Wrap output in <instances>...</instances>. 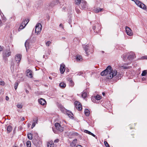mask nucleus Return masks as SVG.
I'll list each match as a JSON object with an SVG mask.
<instances>
[{
  "label": "nucleus",
  "mask_w": 147,
  "mask_h": 147,
  "mask_svg": "<svg viewBox=\"0 0 147 147\" xmlns=\"http://www.w3.org/2000/svg\"><path fill=\"white\" fill-rule=\"evenodd\" d=\"M102 76H106V78L111 79L114 76H115L117 79H119L121 77L122 74L121 72H117V70H113L111 66L109 65L107 68L101 73Z\"/></svg>",
  "instance_id": "nucleus-1"
},
{
  "label": "nucleus",
  "mask_w": 147,
  "mask_h": 147,
  "mask_svg": "<svg viewBox=\"0 0 147 147\" xmlns=\"http://www.w3.org/2000/svg\"><path fill=\"white\" fill-rule=\"evenodd\" d=\"M135 55L134 53L131 52L127 54H124L122 56L123 59L125 61L127 60L131 61L135 57Z\"/></svg>",
  "instance_id": "nucleus-2"
},
{
  "label": "nucleus",
  "mask_w": 147,
  "mask_h": 147,
  "mask_svg": "<svg viewBox=\"0 0 147 147\" xmlns=\"http://www.w3.org/2000/svg\"><path fill=\"white\" fill-rule=\"evenodd\" d=\"M55 127L56 130L53 127L52 129L53 131L55 134H57L58 131L60 132L63 131V127L61 126L60 124L59 123H56L55 124Z\"/></svg>",
  "instance_id": "nucleus-3"
},
{
  "label": "nucleus",
  "mask_w": 147,
  "mask_h": 147,
  "mask_svg": "<svg viewBox=\"0 0 147 147\" xmlns=\"http://www.w3.org/2000/svg\"><path fill=\"white\" fill-rule=\"evenodd\" d=\"M22 57V55L21 54H18L16 55L15 57V61L17 62L16 65L17 66H19Z\"/></svg>",
  "instance_id": "nucleus-4"
},
{
  "label": "nucleus",
  "mask_w": 147,
  "mask_h": 147,
  "mask_svg": "<svg viewBox=\"0 0 147 147\" xmlns=\"http://www.w3.org/2000/svg\"><path fill=\"white\" fill-rule=\"evenodd\" d=\"M11 52L10 51L9 49H7L4 50L3 52V57L4 59L6 60V57H8L11 55Z\"/></svg>",
  "instance_id": "nucleus-5"
},
{
  "label": "nucleus",
  "mask_w": 147,
  "mask_h": 147,
  "mask_svg": "<svg viewBox=\"0 0 147 147\" xmlns=\"http://www.w3.org/2000/svg\"><path fill=\"white\" fill-rule=\"evenodd\" d=\"M42 29V25L40 23L37 24L36 26L35 32L38 34H39Z\"/></svg>",
  "instance_id": "nucleus-6"
},
{
  "label": "nucleus",
  "mask_w": 147,
  "mask_h": 147,
  "mask_svg": "<svg viewBox=\"0 0 147 147\" xmlns=\"http://www.w3.org/2000/svg\"><path fill=\"white\" fill-rule=\"evenodd\" d=\"M75 107L79 111L81 110L82 109V105L78 101H76L74 102Z\"/></svg>",
  "instance_id": "nucleus-7"
},
{
  "label": "nucleus",
  "mask_w": 147,
  "mask_h": 147,
  "mask_svg": "<svg viewBox=\"0 0 147 147\" xmlns=\"http://www.w3.org/2000/svg\"><path fill=\"white\" fill-rule=\"evenodd\" d=\"M65 110L66 113V114L68 115L70 118H73V115L72 112L69 111H66L67 110H65L64 108H62V109H61V111H63L64 112H65L64 111Z\"/></svg>",
  "instance_id": "nucleus-8"
},
{
  "label": "nucleus",
  "mask_w": 147,
  "mask_h": 147,
  "mask_svg": "<svg viewBox=\"0 0 147 147\" xmlns=\"http://www.w3.org/2000/svg\"><path fill=\"white\" fill-rule=\"evenodd\" d=\"M126 32L127 34L129 36H131L133 34V33L131 29L127 26L125 27Z\"/></svg>",
  "instance_id": "nucleus-9"
},
{
  "label": "nucleus",
  "mask_w": 147,
  "mask_h": 147,
  "mask_svg": "<svg viewBox=\"0 0 147 147\" xmlns=\"http://www.w3.org/2000/svg\"><path fill=\"white\" fill-rule=\"evenodd\" d=\"M80 6H81V8L82 9H87L86 2L84 0L83 1Z\"/></svg>",
  "instance_id": "nucleus-10"
},
{
  "label": "nucleus",
  "mask_w": 147,
  "mask_h": 147,
  "mask_svg": "<svg viewBox=\"0 0 147 147\" xmlns=\"http://www.w3.org/2000/svg\"><path fill=\"white\" fill-rule=\"evenodd\" d=\"M60 70L61 74L64 73L65 70V65L63 63L61 64Z\"/></svg>",
  "instance_id": "nucleus-11"
},
{
  "label": "nucleus",
  "mask_w": 147,
  "mask_h": 147,
  "mask_svg": "<svg viewBox=\"0 0 147 147\" xmlns=\"http://www.w3.org/2000/svg\"><path fill=\"white\" fill-rule=\"evenodd\" d=\"M54 6V3L53 1L51 3H47L45 6L48 9H49L50 8Z\"/></svg>",
  "instance_id": "nucleus-12"
},
{
  "label": "nucleus",
  "mask_w": 147,
  "mask_h": 147,
  "mask_svg": "<svg viewBox=\"0 0 147 147\" xmlns=\"http://www.w3.org/2000/svg\"><path fill=\"white\" fill-rule=\"evenodd\" d=\"M26 73L27 74L26 76H27L30 78L32 77L33 76L32 74V71L30 70L29 69H27L26 71Z\"/></svg>",
  "instance_id": "nucleus-13"
},
{
  "label": "nucleus",
  "mask_w": 147,
  "mask_h": 147,
  "mask_svg": "<svg viewBox=\"0 0 147 147\" xmlns=\"http://www.w3.org/2000/svg\"><path fill=\"white\" fill-rule=\"evenodd\" d=\"M76 60L78 62H81L82 60V57L80 55H77L76 56Z\"/></svg>",
  "instance_id": "nucleus-14"
},
{
  "label": "nucleus",
  "mask_w": 147,
  "mask_h": 147,
  "mask_svg": "<svg viewBox=\"0 0 147 147\" xmlns=\"http://www.w3.org/2000/svg\"><path fill=\"white\" fill-rule=\"evenodd\" d=\"M38 102L40 104L42 105H44L46 103L45 100L42 98L38 100Z\"/></svg>",
  "instance_id": "nucleus-15"
},
{
  "label": "nucleus",
  "mask_w": 147,
  "mask_h": 147,
  "mask_svg": "<svg viewBox=\"0 0 147 147\" xmlns=\"http://www.w3.org/2000/svg\"><path fill=\"white\" fill-rule=\"evenodd\" d=\"M89 48V46L88 45H86L85 46V47H84V50L85 51L86 53V55H88L89 54L88 50Z\"/></svg>",
  "instance_id": "nucleus-16"
},
{
  "label": "nucleus",
  "mask_w": 147,
  "mask_h": 147,
  "mask_svg": "<svg viewBox=\"0 0 147 147\" xmlns=\"http://www.w3.org/2000/svg\"><path fill=\"white\" fill-rule=\"evenodd\" d=\"M77 141L76 139H74L70 144V147H75L76 145V142Z\"/></svg>",
  "instance_id": "nucleus-17"
},
{
  "label": "nucleus",
  "mask_w": 147,
  "mask_h": 147,
  "mask_svg": "<svg viewBox=\"0 0 147 147\" xmlns=\"http://www.w3.org/2000/svg\"><path fill=\"white\" fill-rule=\"evenodd\" d=\"M29 22V20H28L25 19L23 21L21 24L24 26H25Z\"/></svg>",
  "instance_id": "nucleus-18"
},
{
  "label": "nucleus",
  "mask_w": 147,
  "mask_h": 147,
  "mask_svg": "<svg viewBox=\"0 0 147 147\" xmlns=\"http://www.w3.org/2000/svg\"><path fill=\"white\" fill-rule=\"evenodd\" d=\"M84 1V0H75L76 4L78 6L79 5H80L82 2Z\"/></svg>",
  "instance_id": "nucleus-19"
},
{
  "label": "nucleus",
  "mask_w": 147,
  "mask_h": 147,
  "mask_svg": "<svg viewBox=\"0 0 147 147\" xmlns=\"http://www.w3.org/2000/svg\"><path fill=\"white\" fill-rule=\"evenodd\" d=\"M59 86L61 88H63L65 87L66 84L64 82H61L59 84Z\"/></svg>",
  "instance_id": "nucleus-20"
},
{
  "label": "nucleus",
  "mask_w": 147,
  "mask_h": 147,
  "mask_svg": "<svg viewBox=\"0 0 147 147\" xmlns=\"http://www.w3.org/2000/svg\"><path fill=\"white\" fill-rule=\"evenodd\" d=\"M85 114L86 116H88L89 115L90 113L88 109H85L84 111Z\"/></svg>",
  "instance_id": "nucleus-21"
},
{
  "label": "nucleus",
  "mask_w": 147,
  "mask_h": 147,
  "mask_svg": "<svg viewBox=\"0 0 147 147\" xmlns=\"http://www.w3.org/2000/svg\"><path fill=\"white\" fill-rule=\"evenodd\" d=\"M54 144L53 142H50L47 144L48 147H54Z\"/></svg>",
  "instance_id": "nucleus-22"
},
{
  "label": "nucleus",
  "mask_w": 147,
  "mask_h": 147,
  "mask_svg": "<svg viewBox=\"0 0 147 147\" xmlns=\"http://www.w3.org/2000/svg\"><path fill=\"white\" fill-rule=\"evenodd\" d=\"M7 131L8 133H9L12 130V127L10 125H9L7 128Z\"/></svg>",
  "instance_id": "nucleus-23"
},
{
  "label": "nucleus",
  "mask_w": 147,
  "mask_h": 147,
  "mask_svg": "<svg viewBox=\"0 0 147 147\" xmlns=\"http://www.w3.org/2000/svg\"><path fill=\"white\" fill-rule=\"evenodd\" d=\"M98 26V24H96V25L92 27L93 30H94V32H97L98 31H99V30H97V29H96V27Z\"/></svg>",
  "instance_id": "nucleus-24"
},
{
  "label": "nucleus",
  "mask_w": 147,
  "mask_h": 147,
  "mask_svg": "<svg viewBox=\"0 0 147 147\" xmlns=\"http://www.w3.org/2000/svg\"><path fill=\"white\" fill-rule=\"evenodd\" d=\"M25 26L21 24L19 28L18 29V31H20L21 30L24 29Z\"/></svg>",
  "instance_id": "nucleus-25"
},
{
  "label": "nucleus",
  "mask_w": 147,
  "mask_h": 147,
  "mask_svg": "<svg viewBox=\"0 0 147 147\" xmlns=\"http://www.w3.org/2000/svg\"><path fill=\"white\" fill-rule=\"evenodd\" d=\"M87 96V93L84 92H83L82 94V97L85 98Z\"/></svg>",
  "instance_id": "nucleus-26"
},
{
  "label": "nucleus",
  "mask_w": 147,
  "mask_h": 147,
  "mask_svg": "<svg viewBox=\"0 0 147 147\" xmlns=\"http://www.w3.org/2000/svg\"><path fill=\"white\" fill-rule=\"evenodd\" d=\"M94 98L97 100H100L101 98V96L97 94L96 96L94 97Z\"/></svg>",
  "instance_id": "nucleus-27"
},
{
  "label": "nucleus",
  "mask_w": 147,
  "mask_h": 147,
  "mask_svg": "<svg viewBox=\"0 0 147 147\" xmlns=\"http://www.w3.org/2000/svg\"><path fill=\"white\" fill-rule=\"evenodd\" d=\"M103 10V9L98 8L96 9L95 11L96 13H98L100 11H102Z\"/></svg>",
  "instance_id": "nucleus-28"
},
{
  "label": "nucleus",
  "mask_w": 147,
  "mask_h": 147,
  "mask_svg": "<svg viewBox=\"0 0 147 147\" xmlns=\"http://www.w3.org/2000/svg\"><path fill=\"white\" fill-rule=\"evenodd\" d=\"M78 6H76L75 7V10L78 13H80V10L78 8Z\"/></svg>",
  "instance_id": "nucleus-29"
},
{
  "label": "nucleus",
  "mask_w": 147,
  "mask_h": 147,
  "mask_svg": "<svg viewBox=\"0 0 147 147\" xmlns=\"http://www.w3.org/2000/svg\"><path fill=\"white\" fill-rule=\"evenodd\" d=\"M32 134L30 133L28 134V137L30 140H32Z\"/></svg>",
  "instance_id": "nucleus-30"
},
{
  "label": "nucleus",
  "mask_w": 147,
  "mask_h": 147,
  "mask_svg": "<svg viewBox=\"0 0 147 147\" xmlns=\"http://www.w3.org/2000/svg\"><path fill=\"white\" fill-rule=\"evenodd\" d=\"M31 142L30 141H28L26 142L27 147H31Z\"/></svg>",
  "instance_id": "nucleus-31"
},
{
  "label": "nucleus",
  "mask_w": 147,
  "mask_h": 147,
  "mask_svg": "<svg viewBox=\"0 0 147 147\" xmlns=\"http://www.w3.org/2000/svg\"><path fill=\"white\" fill-rule=\"evenodd\" d=\"M121 67L125 69H128L130 68V66H127L125 65H123Z\"/></svg>",
  "instance_id": "nucleus-32"
},
{
  "label": "nucleus",
  "mask_w": 147,
  "mask_h": 147,
  "mask_svg": "<svg viewBox=\"0 0 147 147\" xmlns=\"http://www.w3.org/2000/svg\"><path fill=\"white\" fill-rule=\"evenodd\" d=\"M69 84L71 87H73L74 85V83L73 81L70 80L69 81Z\"/></svg>",
  "instance_id": "nucleus-33"
},
{
  "label": "nucleus",
  "mask_w": 147,
  "mask_h": 147,
  "mask_svg": "<svg viewBox=\"0 0 147 147\" xmlns=\"http://www.w3.org/2000/svg\"><path fill=\"white\" fill-rule=\"evenodd\" d=\"M28 44H29V43L28 42H27V41H26V42H25V47H26V50H27V49L28 47Z\"/></svg>",
  "instance_id": "nucleus-34"
},
{
  "label": "nucleus",
  "mask_w": 147,
  "mask_h": 147,
  "mask_svg": "<svg viewBox=\"0 0 147 147\" xmlns=\"http://www.w3.org/2000/svg\"><path fill=\"white\" fill-rule=\"evenodd\" d=\"M70 134L71 136H77L78 135V134L77 132H72Z\"/></svg>",
  "instance_id": "nucleus-35"
},
{
  "label": "nucleus",
  "mask_w": 147,
  "mask_h": 147,
  "mask_svg": "<svg viewBox=\"0 0 147 147\" xmlns=\"http://www.w3.org/2000/svg\"><path fill=\"white\" fill-rule=\"evenodd\" d=\"M18 85V82H16L15 83L14 88L16 90L17 89Z\"/></svg>",
  "instance_id": "nucleus-36"
},
{
  "label": "nucleus",
  "mask_w": 147,
  "mask_h": 147,
  "mask_svg": "<svg viewBox=\"0 0 147 147\" xmlns=\"http://www.w3.org/2000/svg\"><path fill=\"white\" fill-rule=\"evenodd\" d=\"M146 74H147L146 71V70H144V71H143L141 75L142 76H144L146 75Z\"/></svg>",
  "instance_id": "nucleus-37"
},
{
  "label": "nucleus",
  "mask_w": 147,
  "mask_h": 147,
  "mask_svg": "<svg viewBox=\"0 0 147 147\" xmlns=\"http://www.w3.org/2000/svg\"><path fill=\"white\" fill-rule=\"evenodd\" d=\"M53 2L54 3V5L58 4L59 3V0H55L53 1Z\"/></svg>",
  "instance_id": "nucleus-38"
},
{
  "label": "nucleus",
  "mask_w": 147,
  "mask_h": 147,
  "mask_svg": "<svg viewBox=\"0 0 147 147\" xmlns=\"http://www.w3.org/2000/svg\"><path fill=\"white\" fill-rule=\"evenodd\" d=\"M104 144H105V146L106 147H110L109 144H108V143H107V142L105 141H104Z\"/></svg>",
  "instance_id": "nucleus-39"
},
{
  "label": "nucleus",
  "mask_w": 147,
  "mask_h": 147,
  "mask_svg": "<svg viewBox=\"0 0 147 147\" xmlns=\"http://www.w3.org/2000/svg\"><path fill=\"white\" fill-rule=\"evenodd\" d=\"M84 132L85 133L88 134L90 135L91 134V132L87 130H85L84 131Z\"/></svg>",
  "instance_id": "nucleus-40"
},
{
  "label": "nucleus",
  "mask_w": 147,
  "mask_h": 147,
  "mask_svg": "<svg viewBox=\"0 0 147 147\" xmlns=\"http://www.w3.org/2000/svg\"><path fill=\"white\" fill-rule=\"evenodd\" d=\"M17 107L18 108H20V109H21L22 107V105L21 104H18L17 105Z\"/></svg>",
  "instance_id": "nucleus-41"
},
{
  "label": "nucleus",
  "mask_w": 147,
  "mask_h": 147,
  "mask_svg": "<svg viewBox=\"0 0 147 147\" xmlns=\"http://www.w3.org/2000/svg\"><path fill=\"white\" fill-rule=\"evenodd\" d=\"M51 44V42L50 41H48L46 43V45L47 46H49Z\"/></svg>",
  "instance_id": "nucleus-42"
},
{
  "label": "nucleus",
  "mask_w": 147,
  "mask_h": 147,
  "mask_svg": "<svg viewBox=\"0 0 147 147\" xmlns=\"http://www.w3.org/2000/svg\"><path fill=\"white\" fill-rule=\"evenodd\" d=\"M33 121L34 122H35V123H37V118H35L34 119Z\"/></svg>",
  "instance_id": "nucleus-43"
},
{
  "label": "nucleus",
  "mask_w": 147,
  "mask_h": 147,
  "mask_svg": "<svg viewBox=\"0 0 147 147\" xmlns=\"http://www.w3.org/2000/svg\"><path fill=\"white\" fill-rule=\"evenodd\" d=\"M4 84V82L3 81L0 82V85L1 86H3Z\"/></svg>",
  "instance_id": "nucleus-44"
},
{
  "label": "nucleus",
  "mask_w": 147,
  "mask_h": 147,
  "mask_svg": "<svg viewBox=\"0 0 147 147\" xmlns=\"http://www.w3.org/2000/svg\"><path fill=\"white\" fill-rule=\"evenodd\" d=\"M35 125V122H34L32 123V128L34 127Z\"/></svg>",
  "instance_id": "nucleus-45"
},
{
  "label": "nucleus",
  "mask_w": 147,
  "mask_h": 147,
  "mask_svg": "<svg viewBox=\"0 0 147 147\" xmlns=\"http://www.w3.org/2000/svg\"><path fill=\"white\" fill-rule=\"evenodd\" d=\"M59 141V140L58 139H56L54 141V142L55 143H56L58 142Z\"/></svg>",
  "instance_id": "nucleus-46"
},
{
  "label": "nucleus",
  "mask_w": 147,
  "mask_h": 147,
  "mask_svg": "<svg viewBox=\"0 0 147 147\" xmlns=\"http://www.w3.org/2000/svg\"><path fill=\"white\" fill-rule=\"evenodd\" d=\"M50 52H51V51L50 49H48V50L47 54L48 55L50 54Z\"/></svg>",
  "instance_id": "nucleus-47"
},
{
  "label": "nucleus",
  "mask_w": 147,
  "mask_h": 147,
  "mask_svg": "<svg viewBox=\"0 0 147 147\" xmlns=\"http://www.w3.org/2000/svg\"><path fill=\"white\" fill-rule=\"evenodd\" d=\"M90 135H91L92 136H93L95 137H96V136L95 135H94V134L92 133H91V134H90Z\"/></svg>",
  "instance_id": "nucleus-48"
},
{
  "label": "nucleus",
  "mask_w": 147,
  "mask_h": 147,
  "mask_svg": "<svg viewBox=\"0 0 147 147\" xmlns=\"http://www.w3.org/2000/svg\"><path fill=\"white\" fill-rule=\"evenodd\" d=\"M76 147H82V146L80 145H78Z\"/></svg>",
  "instance_id": "nucleus-49"
},
{
  "label": "nucleus",
  "mask_w": 147,
  "mask_h": 147,
  "mask_svg": "<svg viewBox=\"0 0 147 147\" xmlns=\"http://www.w3.org/2000/svg\"><path fill=\"white\" fill-rule=\"evenodd\" d=\"M5 99L7 100H9V98L8 96H6Z\"/></svg>",
  "instance_id": "nucleus-50"
},
{
  "label": "nucleus",
  "mask_w": 147,
  "mask_h": 147,
  "mask_svg": "<svg viewBox=\"0 0 147 147\" xmlns=\"http://www.w3.org/2000/svg\"><path fill=\"white\" fill-rule=\"evenodd\" d=\"M25 120V118L24 117H23L22 118L21 120L22 121H23Z\"/></svg>",
  "instance_id": "nucleus-51"
},
{
  "label": "nucleus",
  "mask_w": 147,
  "mask_h": 147,
  "mask_svg": "<svg viewBox=\"0 0 147 147\" xmlns=\"http://www.w3.org/2000/svg\"><path fill=\"white\" fill-rule=\"evenodd\" d=\"M142 79L143 81H144L146 80V78L144 77H143L142 78Z\"/></svg>",
  "instance_id": "nucleus-52"
},
{
  "label": "nucleus",
  "mask_w": 147,
  "mask_h": 147,
  "mask_svg": "<svg viewBox=\"0 0 147 147\" xmlns=\"http://www.w3.org/2000/svg\"><path fill=\"white\" fill-rule=\"evenodd\" d=\"M14 66V63L12 64L11 65V67H13V68Z\"/></svg>",
  "instance_id": "nucleus-53"
},
{
  "label": "nucleus",
  "mask_w": 147,
  "mask_h": 147,
  "mask_svg": "<svg viewBox=\"0 0 147 147\" xmlns=\"http://www.w3.org/2000/svg\"><path fill=\"white\" fill-rule=\"evenodd\" d=\"M144 59H147V56H145L144 57Z\"/></svg>",
  "instance_id": "nucleus-54"
},
{
  "label": "nucleus",
  "mask_w": 147,
  "mask_h": 147,
  "mask_svg": "<svg viewBox=\"0 0 147 147\" xmlns=\"http://www.w3.org/2000/svg\"><path fill=\"white\" fill-rule=\"evenodd\" d=\"M59 26L61 27H62V28H63V27L62 26V24H60L59 25Z\"/></svg>",
  "instance_id": "nucleus-55"
},
{
  "label": "nucleus",
  "mask_w": 147,
  "mask_h": 147,
  "mask_svg": "<svg viewBox=\"0 0 147 147\" xmlns=\"http://www.w3.org/2000/svg\"><path fill=\"white\" fill-rule=\"evenodd\" d=\"M102 94L103 95V96H105V93L104 92H103L102 93Z\"/></svg>",
  "instance_id": "nucleus-56"
},
{
  "label": "nucleus",
  "mask_w": 147,
  "mask_h": 147,
  "mask_svg": "<svg viewBox=\"0 0 147 147\" xmlns=\"http://www.w3.org/2000/svg\"><path fill=\"white\" fill-rule=\"evenodd\" d=\"M49 78L51 80H52V77H51V76H49Z\"/></svg>",
  "instance_id": "nucleus-57"
},
{
  "label": "nucleus",
  "mask_w": 147,
  "mask_h": 147,
  "mask_svg": "<svg viewBox=\"0 0 147 147\" xmlns=\"http://www.w3.org/2000/svg\"><path fill=\"white\" fill-rule=\"evenodd\" d=\"M26 92L27 93H28L29 92V91L27 90H26Z\"/></svg>",
  "instance_id": "nucleus-58"
},
{
  "label": "nucleus",
  "mask_w": 147,
  "mask_h": 147,
  "mask_svg": "<svg viewBox=\"0 0 147 147\" xmlns=\"http://www.w3.org/2000/svg\"><path fill=\"white\" fill-rule=\"evenodd\" d=\"M2 51V49L1 48V47L0 46V51Z\"/></svg>",
  "instance_id": "nucleus-59"
},
{
  "label": "nucleus",
  "mask_w": 147,
  "mask_h": 147,
  "mask_svg": "<svg viewBox=\"0 0 147 147\" xmlns=\"http://www.w3.org/2000/svg\"><path fill=\"white\" fill-rule=\"evenodd\" d=\"M81 74V73H78V75H80Z\"/></svg>",
  "instance_id": "nucleus-60"
},
{
  "label": "nucleus",
  "mask_w": 147,
  "mask_h": 147,
  "mask_svg": "<svg viewBox=\"0 0 147 147\" xmlns=\"http://www.w3.org/2000/svg\"><path fill=\"white\" fill-rule=\"evenodd\" d=\"M54 76H57V74H56L54 73Z\"/></svg>",
  "instance_id": "nucleus-61"
},
{
  "label": "nucleus",
  "mask_w": 147,
  "mask_h": 147,
  "mask_svg": "<svg viewBox=\"0 0 147 147\" xmlns=\"http://www.w3.org/2000/svg\"><path fill=\"white\" fill-rule=\"evenodd\" d=\"M62 39H65V38L64 37H63L62 38Z\"/></svg>",
  "instance_id": "nucleus-62"
},
{
  "label": "nucleus",
  "mask_w": 147,
  "mask_h": 147,
  "mask_svg": "<svg viewBox=\"0 0 147 147\" xmlns=\"http://www.w3.org/2000/svg\"><path fill=\"white\" fill-rule=\"evenodd\" d=\"M101 52H102V53H104V51H102Z\"/></svg>",
  "instance_id": "nucleus-63"
},
{
  "label": "nucleus",
  "mask_w": 147,
  "mask_h": 147,
  "mask_svg": "<svg viewBox=\"0 0 147 147\" xmlns=\"http://www.w3.org/2000/svg\"><path fill=\"white\" fill-rule=\"evenodd\" d=\"M45 55H44L43 56V58H45Z\"/></svg>",
  "instance_id": "nucleus-64"
}]
</instances>
